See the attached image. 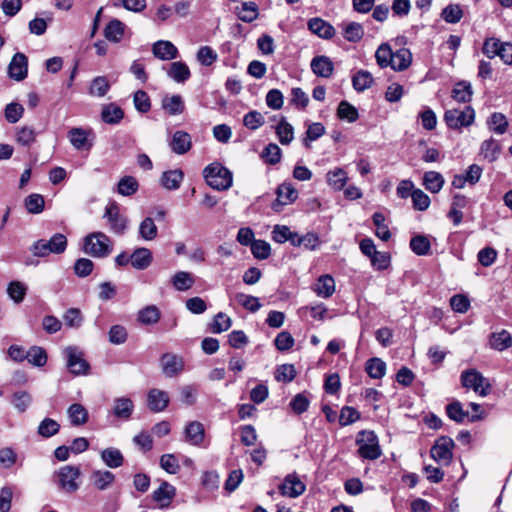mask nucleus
Returning a JSON list of instances; mask_svg holds the SVG:
<instances>
[{"label":"nucleus","instance_id":"1","mask_svg":"<svg viewBox=\"0 0 512 512\" xmlns=\"http://www.w3.org/2000/svg\"><path fill=\"white\" fill-rule=\"evenodd\" d=\"M111 239L103 232H92L83 239L82 250L94 258L107 257L112 252Z\"/></svg>","mask_w":512,"mask_h":512},{"label":"nucleus","instance_id":"2","mask_svg":"<svg viewBox=\"0 0 512 512\" xmlns=\"http://www.w3.org/2000/svg\"><path fill=\"white\" fill-rule=\"evenodd\" d=\"M207 184L218 191H224L232 186V172L218 162L208 165L203 171Z\"/></svg>","mask_w":512,"mask_h":512},{"label":"nucleus","instance_id":"3","mask_svg":"<svg viewBox=\"0 0 512 512\" xmlns=\"http://www.w3.org/2000/svg\"><path fill=\"white\" fill-rule=\"evenodd\" d=\"M67 248V238L62 233L54 234L49 240L40 239L36 241L31 252L36 257H46L49 254H61Z\"/></svg>","mask_w":512,"mask_h":512},{"label":"nucleus","instance_id":"4","mask_svg":"<svg viewBox=\"0 0 512 512\" xmlns=\"http://www.w3.org/2000/svg\"><path fill=\"white\" fill-rule=\"evenodd\" d=\"M475 119V112L471 106H465L464 109H449L444 114V121L451 129L470 126Z\"/></svg>","mask_w":512,"mask_h":512},{"label":"nucleus","instance_id":"5","mask_svg":"<svg viewBox=\"0 0 512 512\" xmlns=\"http://www.w3.org/2000/svg\"><path fill=\"white\" fill-rule=\"evenodd\" d=\"M80 476L81 471L78 466L65 465L57 472L58 487L66 493H74L79 489Z\"/></svg>","mask_w":512,"mask_h":512},{"label":"nucleus","instance_id":"6","mask_svg":"<svg viewBox=\"0 0 512 512\" xmlns=\"http://www.w3.org/2000/svg\"><path fill=\"white\" fill-rule=\"evenodd\" d=\"M69 371L76 376L86 375L89 372L90 365L85 360L83 352L75 346H68L64 350Z\"/></svg>","mask_w":512,"mask_h":512},{"label":"nucleus","instance_id":"7","mask_svg":"<svg viewBox=\"0 0 512 512\" xmlns=\"http://www.w3.org/2000/svg\"><path fill=\"white\" fill-rule=\"evenodd\" d=\"M362 438L357 439L359 455L368 460H375L381 456V449L374 432H361Z\"/></svg>","mask_w":512,"mask_h":512},{"label":"nucleus","instance_id":"8","mask_svg":"<svg viewBox=\"0 0 512 512\" xmlns=\"http://www.w3.org/2000/svg\"><path fill=\"white\" fill-rule=\"evenodd\" d=\"M461 383L465 388L472 389L480 396H486L490 390V384L483 375L475 369L463 371Z\"/></svg>","mask_w":512,"mask_h":512},{"label":"nucleus","instance_id":"9","mask_svg":"<svg viewBox=\"0 0 512 512\" xmlns=\"http://www.w3.org/2000/svg\"><path fill=\"white\" fill-rule=\"evenodd\" d=\"M454 441L449 437H440L430 450L431 457L440 465L450 464L453 453Z\"/></svg>","mask_w":512,"mask_h":512},{"label":"nucleus","instance_id":"10","mask_svg":"<svg viewBox=\"0 0 512 512\" xmlns=\"http://www.w3.org/2000/svg\"><path fill=\"white\" fill-rule=\"evenodd\" d=\"M67 137L76 150H90L93 146L94 134L91 129L73 127L68 131Z\"/></svg>","mask_w":512,"mask_h":512},{"label":"nucleus","instance_id":"11","mask_svg":"<svg viewBox=\"0 0 512 512\" xmlns=\"http://www.w3.org/2000/svg\"><path fill=\"white\" fill-rule=\"evenodd\" d=\"M104 218H107L110 230L118 235L125 232L127 227V219L120 214L119 206L116 202H110L104 213Z\"/></svg>","mask_w":512,"mask_h":512},{"label":"nucleus","instance_id":"12","mask_svg":"<svg viewBox=\"0 0 512 512\" xmlns=\"http://www.w3.org/2000/svg\"><path fill=\"white\" fill-rule=\"evenodd\" d=\"M175 495L176 488L167 481H163L160 486L153 491L152 499L157 503L158 508L166 509L172 503Z\"/></svg>","mask_w":512,"mask_h":512},{"label":"nucleus","instance_id":"13","mask_svg":"<svg viewBox=\"0 0 512 512\" xmlns=\"http://www.w3.org/2000/svg\"><path fill=\"white\" fill-rule=\"evenodd\" d=\"M305 484L296 475H287L283 483L279 486L280 493L283 496L296 498L305 492Z\"/></svg>","mask_w":512,"mask_h":512},{"label":"nucleus","instance_id":"14","mask_svg":"<svg viewBox=\"0 0 512 512\" xmlns=\"http://www.w3.org/2000/svg\"><path fill=\"white\" fill-rule=\"evenodd\" d=\"M161 367L167 377H174L184 370V360L176 354L165 353L161 357Z\"/></svg>","mask_w":512,"mask_h":512},{"label":"nucleus","instance_id":"15","mask_svg":"<svg viewBox=\"0 0 512 512\" xmlns=\"http://www.w3.org/2000/svg\"><path fill=\"white\" fill-rule=\"evenodd\" d=\"M8 73L16 81H22L27 77L28 59L25 54L18 52L13 56L8 66Z\"/></svg>","mask_w":512,"mask_h":512},{"label":"nucleus","instance_id":"16","mask_svg":"<svg viewBox=\"0 0 512 512\" xmlns=\"http://www.w3.org/2000/svg\"><path fill=\"white\" fill-rule=\"evenodd\" d=\"M277 199L273 203L272 208L279 211V206L291 204L297 199L298 193L290 183H283L276 190Z\"/></svg>","mask_w":512,"mask_h":512},{"label":"nucleus","instance_id":"17","mask_svg":"<svg viewBox=\"0 0 512 512\" xmlns=\"http://www.w3.org/2000/svg\"><path fill=\"white\" fill-rule=\"evenodd\" d=\"M89 480L95 489L104 491L112 486L115 475L111 471L97 469L91 472Z\"/></svg>","mask_w":512,"mask_h":512},{"label":"nucleus","instance_id":"18","mask_svg":"<svg viewBox=\"0 0 512 512\" xmlns=\"http://www.w3.org/2000/svg\"><path fill=\"white\" fill-rule=\"evenodd\" d=\"M153 55L160 60H173L178 56L177 47L170 41L159 40L153 44Z\"/></svg>","mask_w":512,"mask_h":512},{"label":"nucleus","instance_id":"19","mask_svg":"<svg viewBox=\"0 0 512 512\" xmlns=\"http://www.w3.org/2000/svg\"><path fill=\"white\" fill-rule=\"evenodd\" d=\"M192 146L191 136L182 130L176 131L170 141L171 150L179 155L187 153Z\"/></svg>","mask_w":512,"mask_h":512},{"label":"nucleus","instance_id":"20","mask_svg":"<svg viewBox=\"0 0 512 512\" xmlns=\"http://www.w3.org/2000/svg\"><path fill=\"white\" fill-rule=\"evenodd\" d=\"M148 406L153 412L163 411L169 404L167 392L159 389H151L147 395Z\"/></svg>","mask_w":512,"mask_h":512},{"label":"nucleus","instance_id":"21","mask_svg":"<svg viewBox=\"0 0 512 512\" xmlns=\"http://www.w3.org/2000/svg\"><path fill=\"white\" fill-rule=\"evenodd\" d=\"M310 66L314 74L323 78H329L334 70L333 62L324 55L314 57Z\"/></svg>","mask_w":512,"mask_h":512},{"label":"nucleus","instance_id":"22","mask_svg":"<svg viewBox=\"0 0 512 512\" xmlns=\"http://www.w3.org/2000/svg\"><path fill=\"white\" fill-rule=\"evenodd\" d=\"M130 258L132 267L137 270L148 268L153 260L151 251L145 247L135 249L130 255Z\"/></svg>","mask_w":512,"mask_h":512},{"label":"nucleus","instance_id":"23","mask_svg":"<svg viewBox=\"0 0 512 512\" xmlns=\"http://www.w3.org/2000/svg\"><path fill=\"white\" fill-rule=\"evenodd\" d=\"M184 179V173L180 169L168 170L163 172L160 178V184L163 188L173 191L177 190Z\"/></svg>","mask_w":512,"mask_h":512},{"label":"nucleus","instance_id":"24","mask_svg":"<svg viewBox=\"0 0 512 512\" xmlns=\"http://www.w3.org/2000/svg\"><path fill=\"white\" fill-rule=\"evenodd\" d=\"M124 118L123 109L115 103H109L102 107L101 119L103 122L116 125Z\"/></svg>","mask_w":512,"mask_h":512},{"label":"nucleus","instance_id":"25","mask_svg":"<svg viewBox=\"0 0 512 512\" xmlns=\"http://www.w3.org/2000/svg\"><path fill=\"white\" fill-rule=\"evenodd\" d=\"M134 411L133 401L128 397L114 399L113 414L119 419L128 420Z\"/></svg>","mask_w":512,"mask_h":512},{"label":"nucleus","instance_id":"26","mask_svg":"<svg viewBox=\"0 0 512 512\" xmlns=\"http://www.w3.org/2000/svg\"><path fill=\"white\" fill-rule=\"evenodd\" d=\"M205 431L202 423L198 421L190 422L185 428L186 441L191 445L199 446L204 441Z\"/></svg>","mask_w":512,"mask_h":512},{"label":"nucleus","instance_id":"27","mask_svg":"<svg viewBox=\"0 0 512 512\" xmlns=\"http://www.w3.org/2000/svg\"><path fill=\"white\" fill-rule=\"evenodd\" d=\"M317 296L329 298L335 292V281L332 276L325 274L317 279L313 288Z\"/></svg>","mask_w":512,"mask_h":512},{"label":"nucleus","instance_id":"28","mask_svg":"<svg viewBox=\"0 0 512 512\" xmlns=\"http://www.w3.org/2000/svg\"><path fill=\"white\" fill-rule=\"evenodd\" d=\"M308 28L312 33L324 39H330L335 32L332 25L320 18L310 19L308 21Z\"/></svg>","mask_w":512,"mask_h":512},{"label":"nucleus","instance_id":"29","mask_svg":"<svg viewBox=\"0 0 512 512\" xmlns=\"http://www.w3.org/2000/svg\"><path fill=\"white\" fill-rule=\"evenodd\" d=\"M326 181L332 189L335 191H340L347 184V172L342 168H334L327 172Z\"/></svg>","mask_w":512,"mask_h":512},{"label":"nucleus","instance_id":"30","mask_svg":"<svg viewBox=\"0 0 512 512\" xmlns=\"http://www.w3.org/2000/svg\"><path fill=\"white\" fill-rule=\"evenodd\" d=\"M101 460L103 463L112 469L118 468L123 465L124 457L121 451L117 448L110 447L101 451Z\"/></svg>","mask_w":512,"mask_h":512},{"label":"nucleus","instance_id":"31","mask_svg":"<svg viewBox=\"0 0 512 512\" xmlns=\"http://www.w3.org/2000/svg\"><path fill=\"white\" fill-rule=\"evenodd\" d=\"M67 414L73 426H82L88 422L89 415L87 409L79 403H74L68 407Z\"/></svg>","mask_w":512,"mask_h":512},{"label":"nucleus","instance_id":"32","mask_svg":"<svg viewBox=\"0 0 512 512\" xmlns=\"http://www.w3.org/2000/svg\"><path fill=\"white\" fill-rule=\"evenodd\" d=\"M125 24L118 19L111 20L104 29L105 38L114 43H118L124 36Z\"/></svg>","mask_w":512,"mask_h":512},{"label":"nucleus","instance_id":"33","mask_svg":"<svg viewBox=\"0 0 512 512\" xmlns=\"http://www.w3.org/2000/svg\"><path fill=\"white\" fill-rule=\"evenodd\" d=\"M171 283L177 291H187L193 287L195 278L190 272L178 271L172 276Z\"/></svg>","mask_w":512,"mask_h":512},{"label":"nucleus","instance_id":"34","mask_svg":"<svg viewBox=\"0 0 512 512\" xmlns=\"http://www.w3.org/2000/svg\"><path fill=\"white\" fill-rule=\"evenodd\" d=\"M161 317V312L156 305H148L137 313V320L143 325L156 324Z\"/></svg>","mask_w":512,"mask_h":512},{"label":"nucleus","instance_id":"35","mask_svg":"<svg viewBox=\"0 0 512 512\" xmlns=\"http://www.w3.org/2000/svg\"><path fill=\"white\" fill-rule=\"evenodd\" d=\"M411 62V52L406 48H401L394 52L390 67L395 71H403L411 65Z\"/></svg>","mask_w":512,"mask_h":512},{"label":"nucleus","instance_id":"36","mask_svg":"<svg viewBox=\"0 0 512 512\" xmlns=\"http://www.w3.org/2000/svg\"><path fill=\"white\" fill-rule=\"evenodd\" d=\"M443 176L436 171H428L424 173L423 185L431 193H438L444 185Z\"/></svg>","mask_w":512,"mask_h":512},{"label":"nucleus","instance_id":"37","mask_svg":"<svg viewBox=\"0 0 512 512\" xmlns=\"http://www.w3.org/2000/svg\"><path fill=\"white\" fill-rule=\"evenodd\" d=\"M275 131L282 145H288L294 139V128L285 117H281Z\"/></svg>","mask_w":512,"mask_h":512},{"label":"nucleus","instance_id":"38","mask_svg":"<svg viewBox=\"0 0 512 512\" xmlns=\"http://www.w3.org/2000/svg\"><path fill=\"white\" fill-rule=\"evenodd\" d=\"M168 76L178 83L185 82L190 77L189 67L183 62H173L167 72Z\"/></svg>","mask_w":512,"mask_h":512},{"label":"nucleus","instance_id":"39","mask_svg":"<svg viewBox=\"0 0 512 512\" xmlns=\"http://www.w3.org/2000/svg\"><path fill=\"white\" fill-rule=\"evenodd\" d=\"M490 345L498 351H503L512 346V336L506 330L493 333L490 337Z\"/></svg>","mask_w":512,"mask_h":512},{"label":"nucleus","instance_id":"40","mask_svg":"<svg viewBox=\"0 0 512 512\" xmlns=\"http://www.w3.org/2000/svg\"><path fill=\"white\" fill-rule=\"evenodd\" d=\"M162 107L170 115H179L184 111V102L180 95L166 96L162 100Z\"/></svg>","mask_w":512,"mask_h":512},{"label":"nucleus","instance_id":"41","mask_svg":"<svg viewBox=\"0 0 512 512\" xmlns=\"http://www.w3.org/2000/svg\"><path fill=\"white\" fill-rule=\"evenodd\" d=\"M139 237L145 241H152L157 237L158 228L151 217H146L139 225Z\"/></svg>","mask_w":512,"mask_h":512},{"label":"nucleus","instance_id":"42","mask_svg":"<svg viewBox=\"0 0 512 512\" xmlns=\"http://www.w3.org/2000/svg\"><path fill=\"white\" fill-rule=\"evenodd\" d=\"M337 117L349 123L357 121L359 118L358 110L351 105L348 101L343 100L339 103L337 108Z\"/></svg>","mask_w":512,"mask_h":512},{"label":"nucleus","instance_id":"43","mask_svg":"<svg viewBox=\"0 0 512 512\" xmlns=\"http://www.w3.org/2000/svg\"><path fill=\"white\" fill-rule=\"evenodd\" d=\"M367 374L374 379H381L386 372V364L380 358H371L365 365Z\"/></svg>","mask_w":512,"mask_h":512},{"label":"nucleus","instance_id":"44","mask_svg":"<svg viewBox=\"0 0 512 512\" xmlns=\"http://www.w3.org/2000/svg\"><path fill=\"white\" fill-rule=\"evenodd\" d=\"M11 403L18 412L23 413L31 405L32 397L28 392L19 390L13 393Z\"/></svg>","mask_w":512,"mask_h":512},{"label":"nucleus","instance_id":"45","mask_svg":"<svg viewBox=\"0 0 512 512\" xmlns=\"http://www.w3.org/2000/svg\"><path fill=\"white\" fill-rule=\"evenodd\" d=\"M236 302L249 312L255 313L261 308L259 298L244 293L235 294Z\"/></svg>","mask_w":512,"mask_h":512},{"label":"nucleus","instance_id":"46","mask_svg":"<svg viewBox=\"0 0 512 512\" xmlns=\"http://www.w3.org/2000/svg\"><path fill=\"white\" fill-rule=\"evenodd\" d=\"M65 326L72 329H79L83 323V316L78 308H69L63 314Z\"/></svg>","mask_w":512,"mask_h":512},{"label":"nucleus","instance_id":"47","mask_svg":"<svg viewBox=\"0 0 512 512\" xmlns=\"http://www.w3.org/2000/svg\"><path fill=\"white\" fill-rule=\"evenodd\" d=\"M373 83L372 75L366 70L358 71L352 78V84L355 90L362 92L369 87H371Z\"/></svg>","mask_w":512,"mask_h":512},{"label":"nucleus","instance_id":"48","mask_svg":"<svg viewBox=\"0 0 512 512\" xmlns=\"http://www.w3.org/2000/svg\"><path fill=\"white\" fill-rule=\"evenodd\" d=\"M110 89V84L106 77L98 76L91 82L89 94L94 97H104Z\"/></svg>","mask_w":512,"mask_h":512},{"label":"nucleus","instance_id":"49","mask_svg":"<svg viewBox=\"0 0 512 512\" xmlns=\"http://www.w3.org/2000/svg\"><path fill=\"white\" fill-rule=\"evenodd\" d=\"M264 123V116L257 110L249 111L243 117V125L252 131L259 129Z\"/></svg>","mask_w":512,"mask_h":512},{"label":"nucleus","instance_id":"50","mask_svg":"<svg viewBox=\"0 0 512 512\" xmlns=\"http://www.w3.org/2000/svg\"><path fill=\"white\" fill-rule=\"evenodd\" d=\"M411 250L419 256L427 255L430 252V241L426 236L417 235L410 240Z\"/></svg>","mask_w":512,"mask_h":512},{"label":"nucleus","instance_id":"51","mask_svg":"<svg viewBox=\"0 0 512 512\" xmlns=\"http://www.w3.org/2000/svg\"><path fill=\"white\" fill-rule=\"evenodd\" d=\"M500 153V145L494 139L485 140L481 145V154L485 159L492 162L498 158Z\"/></svg>","mask_w":512,"mask_h":512},{"label":"nucleus","instance_id":"52","mask_svg":"<svg viewBox=\"0 0 512 512\" xmlns=\"http://www.w3.org/2000/svg\"><path fill=\"white\" fill-rule=\"evenodd\" d=\"M453 98L461 103H466L471 100L472 96V87L470 83L467 82H459L453 88Z\"/></svg>","mask_w":512,"mask_h":512},{"label":"nucleus","instance_id":"53","mask_svg":"<svg viewBox=\"0 0 512 512\" xmlns=\"http://www.w3.org/2000/svg\"><path fill=\"white\" fill-rule=\"evenodd\" d=\"M325 127L320 122L311 123L306 131L305 138L303 140L304 145L309 148L310 142L316 141L325 134Z\"/></svg>","mask_w":512,"mask_h":512},{"label":"nucleus","instance_id":"54","mask_svg":"<svg viewBox=\"0 0 512 512\" xmlns=\"http://www.w3.org/2000/svg\"><path fill=\"white\" fill-rule=\"evenodd\" d=\"M373 223L374 225L376 226V236L378 238H380L381 240L383 241H388L391 237V233L387 227V225H385V216L380 213V212H375L373 214Z\"/></svg>","mask_w":512,"mask_h":512},{"label":"nucleus","instance_id":"55","mask_svg":"<svg viewBox=\"0 0 512 512\" xmlns=\"http://www.w3.org/2000/svg\"><path fill=\"white\" fill-rule=\"evenodd\" d=\"M24 204L29 213L39 214L44 209L45 201L42 195L34 193L26 197Z\"/></svg>","mask_w":512,"mask_h":512},{"label":"nucleus","instance_id":"56","mask_svg":"<svg viewBox=\"0 0 512 512\" xmlns=\"http://www.w3.org/2000/svg\"><path fill=\"white\" fill-rule=\"evenodd\" d=\"M138 182L132 176H125L118 183V193L123 196H131L138 190Z\"/></svg>","mask_w":512,"mask_h":512},{"label":"nucleus","instance_id":"57","mask_svg":"<svg viewBox=\"0 0 512 512\" xmlns=\"http://www.w3.org/2000/svg\"><path fill=\"white\" fill-rule=\"evenodd\" d=\"M59 429L60 425L57 421L51 418H45L38 426V433L44 438H49L57 434Z\"/></svg>","mask_w":512,"mask_h":512},{"label":"nucleus","instance_id":"58","mask_svg":"<svg viewBox=\"0 0 512 512\" xmlns=\"http://www.w3.org/2000/svg\"><path fill=\"white\" fill-rule=\"evenodd\" d=\"M296 377V369L293 364H282L275 371V379L279 382L289 383Z\"/></svg>","mask_w":512,"mask_h":512},{"label":"nucleus","instance_id":"59","mask_svg":"<svg viewBox=\"0 0 512 512\" xmlns=\"http://www.w3.org/2000/svg\"><path fill=\"white\" fill-rule=\"evenodd\" d=\"M393 54L388 44L380 45L375 53L377 64L382 68L391 66Z\"/></svg>","mask_w":512,"mask_h":512},{"label":"nucleus","instance_id":"60","mask_svg":"<svg viewBox=\"0 0 512 512\" xmlns=\"http://www.w3.org/2000/svg\"><path fill=\"white\" fill-rule=\"evenodd\" d=\"M258 16V7L254 2L242 3L241 9L238 11V17L240 20L250 23L254 21Z\"/></svg>","mask_w":512,"mask_h":512},{"label":"nucleus","instance_id":"61","mask_svg":"<svg viewBox=\"0 0 512 512\" xmlns=\"http://www.w3.org/2000/svg\"><path fill=\"white\" fill-rule=\"evenodd\" d=\"M26 359L32 365L41 367L46 364L47 355L43 348L34 346L27 351Z\"/></svg>","mask_w":512,"mask_h":512},{"label":"nucleus","instance_id":"62","mask_svg":"<svg viewBox=\"0 0 512 512\" xmlns=\"http://www.w3.org/2000/svg\"><path fill=\"white\" fill-rule=\"evenodd\" d=\"M251 253L256 259H267L271 254L270 244L264 240H255L250 246Z\"/></svg>","mask_w":512,"mask_h":512},{"label":"nucleus","instance_id":"63","mask_svg":"<svg viewBox=\"0 0 512 512\" xmlns=\"http://www.w3.org/2000/svg\"><path fill=\"white\" fill-rule=\"evenodd\" d=\"M364 35V30L361 24L351 22L344 27L343 36L349 42H357Z\"/></svg>","mask_w":512,"mask_h":512},{"label":"nucleus","instance_id":"64","mask_svg":"<svg viewBox=\"0 0 512 512\" xmlns=\"http://www.w3.org/2000/svg\"><path fill=\"white\" fill-rule=\"evenodd\" d=\"M488 125L495 133L503 134L508 127V122L505 115L495 112L490 116Z\"/></svg>","mask_w":512,"mask_h":512}]
</instances>
